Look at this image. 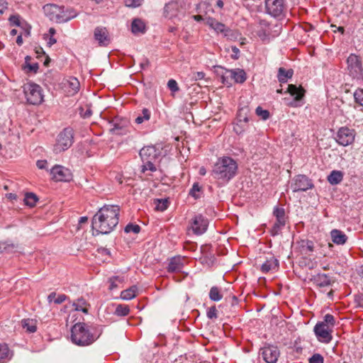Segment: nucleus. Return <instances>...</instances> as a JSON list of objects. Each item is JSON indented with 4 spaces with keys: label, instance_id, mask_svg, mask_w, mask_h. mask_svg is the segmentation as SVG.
Wrapping results in <instances>:
<instances>
[{
    "label": "nucleus",
    "instance_id": "1",
    "mask_svg": "<svg viewBox=\"0 0 363 363\" xmlns=\"http://www.w3.org/2000/svg\"><path fill=\"white\" fill-rule=\"evenodd\" d=\"M120 208L117 205H104L92 218V228L101 234L110 233L119 221Z\"/></svg>",
    "mask_w": 363,
    "mask_h": 363
},
{
    "label": "nucleus",
    "instance_id": "2",
    "mask_svg": "<svg viewBox=\"0 0 363 363\" xmlns=\"http://www.w3.org/2000/svg\"><path fill=\"white\" fill-rule=\"evenodd\" d=\"M238 166L230 157H222L218 159L212 169V176L218 180L228 182L237 174Z\"/></svg>",
    "mask_w": 363,
    "mask_h": 363
},
{
    "label": "nucleus",
    "instance_id": "3",
    "mask_svg": "<svg viewBox=\"0 0 363 363\" xmlns=\"http://www.w3.org/2000/svg\"><path fill=\"white\" fill-rule=\"evenodd\" d=\"M43 9L45 15L57 23L67 22L77 16L73 9L64 6L50 4L45 5Z\"/></svg>",
    "mask_w": 363,
    "mask_h": 363
},
{
    "label": "nucleus",
    "instance_id": "4",
    "mask_svg": "<svg viewBox=\"0 0 363 363\" xmlns=\"http://www.w3.org/2000/svg\"><path fill=\"white\" fill-rule=\"evenodd\" d=\"M71 340L75 345L86 346L92 344L96 338L90 332L89 327L85 323H78L72 328Z\"/></svg>",
    "mask_w": 363,
    "mask_h": 363
},
{
    "label": "nucleus",
    "instance_id": "5",
    "mask_svg": "<svg viewBox=\"0 0 363 363\" xmlns=\"http://www.w3.org/2000/svg\"><path fill=\"white\" fill-rule=\"evenodd\" d=\"M218 74L220 76L223 84L230 86L232 81L235 83L242 84L247 77L245 72L242 69H227L223 67H218Z\"/></svg>",
    "mask_w": 363,
    "mask_h": 363
},
{
    "label": "nucleus",
    "instance_id": "6",
    "mask_svg": "<svg viewBox=\"0 0 363 363\" xmlns=\"http://www.w3.org/2000/svg\"><path fill=\"white\" fill-rule=\"evenodd\" d=\"M73 143V130L69 128H65L57 138L56 143L53 147L55 154L67 150Z\"/></svg>",
    "mask_w": 363,
    "mask_h": 363
},
{
    "label": "nucleus",
    "instance_id": "7",
    "mask_svg": "<svg viewBox=\"0 0 363 363\" xmlns=\"http://www.w3.org/2000/svg\"><path fill=\"white\" fill-rule=\"evenodd\" d=\"M23 91L30 104L39 105L43 101V91L38 84L28 83L23 86Z\"/></svg>",
    "mask_w": 363,
    "mask_h": 363
},
{
    "label": "nucleus",
    "instance_id": "8",
    "mask_svg": "<svg viewBox=\"0 0 363 363\" xmlns=\"http://www.w3.org/2000/svg\"><path fill=\"white\" fill-rule=\"evenodd\" d=\"M347 63L349 74L354 79H362L363 67L359 57L354 54H350L347 59Z\"/></svg>",
    "mask_w": 363,
    "mask_h": 363
},
{
    "label": "nucleus",
    "instance_id": "9",
    "mask_svg": "<svg viewBox=\"0 0 363 363\" xmlns=\"http://www.w3.org/2000/svg\"><path fill=\"white\" fill-rule=\"evenodd\" d=\"M355 130L347 127H341L335 135L336 142L342 146H348L353 143L355 138Z\"/></svg>",
    "mask_w": 363,
    "mask_h": 363
},
{
    "label": "nucleus",
    "instance_id": "10",
    "mask_svg": "<svg viewBox=\"0 0 363 363\" xmlns=\"http://www.w3.org/2000/svg\"><path fill=\"white\" fill-rule=\"evenodd\" d=\"M314 186L312 180L303 174L295 176L291 184V188L294 192L306 191Z\"/></svg>",
    "mask_w": 363,
    "mask_h": 363
},
{
    "label": "nucleus",
    "instance_id": "11",
    "mask_svg": "<svg viewBox=\"0 0 363 363\" xmlns=\"http://www.w3.org/2000/svg\"><path fill=\"white\" fill-rule=\"evenodd\" d=\"M313 332L318 340L320 342L327 344L333 339V329L323 323H317L314 326Z\"/></svg>",
    "mask_w": 363,
    "mask_h": 363
},
{
    "label": "nucleus",
    "instance_id": "12",
    "mask_svg": "<svg viewBox=\"0 0 363 363\" xmlns=\"http://www.w3.org/2000/svg\"><path fill=\"white\" fill-rule=\"evenodd\" d=\"M208 225V220L201 214L196 215L191 222V228L194 234L200 235L203 234Z\"/></svg>",
    "mask_w": 363,
    "mask_h": 363
},
{
    "label": "nucleus",
    "instance_id": "13",
    "mask_svg": "<svg viewBox=\"0 0 363 363\" xmlns=\"http://www.w3.org/2000/svg\"><path fill=\"white\" fill-rule=\"evenodd\" d=\"M267 12L274 17H277L283 13L284 10V0H265Z\"/></svg>",
    "mask_w": 363,
    "mask_h": 363
},
{
    "label": "nucleus",
    "instance_id": "14",
    "mask_svg": "<svg viewBox=\"0 0 363 363\" xmlns=\"http://www.w3.org/2000/svg\"><path fill=\"white\" fill-rule=\"evenodd\" d=\"M183 9L182 4L178 0L172 1L165 4L164 7V16L172 19L177 18Z\"/></svg>",
    "mask_w": 363,
    "mask_h": 363
},
{
    "label": "nucleus",
    "instance_id": "15",
    "mask_svg": "<svg viewBox=\"0 0 363 363\" xmlns=\"http://www.w3.org/2000/svg\"><path fill=\"white\" fill-rule=\"evenodd\" d=\"M161 155V150L155 146L150 145L140 150V156L143 161H157Z\"/></svg>",
    "mask_w": 363,
    "mask_h": 363
},
{
    "label": "nucleus",
    "instance_id": "16",
    "mask_svg": "<svg viewBox=\"0 0 363 363\" xmlns=\"http://www.w3.org/2000/svg\"><path fill=\"white\" fill-rule=\"evenodd\" d=\"M50 174L52 179L58 182H67L72 179L70 171L61 165L54 166L50 170Z\"/></svg>",
    "mask_w": 363,
    "mask_h": 363
},
{
    "label": "nucleus",
    "instance_id": "17",
    "mask_svg": "<svg viewBox=\"0 0 363 363\" xmlns=\"http://www.w3.org/2000/svg\"><path fill=\"white\" fill-rule=\"evenodd\" d=\"M262 355L267 363H277L279 357V350L277 346L268 345L262 350Z\"/></svg>",
    "mask_w": 363,
    "mask_h": 363
},
{
    "label": "nucleus",
    "instance_id": "18",
    "mask_svg": "<svg viewBox=\"0 0 363 363\" xmlns=\"http://www.w3.org/2000/svg\"><path fill=\"white\" fill-rule=\"evenodd\" d=\"M94 39L101 46H107L111 43V37L106 28L98 26L94 31Z\"/></svg>",
    "mask_w": 363,
    "mask_h": 363
},
{
    "label": "nucleus",
    "instance_id": "19",
    "mask_svg": "<svg viewBox=\"0 0 363 363\" xmlns=\"http://www.w3.org/2000/svg\"><path fill=\"white\" fill-rule=\"evenodd\" d=\"M65 91L69 96H74L76 94L80 88V83L76 77H69L63 82Z\"/></svg>",
    "mask_w": 363,
    "mask_h": 363
},
{
    "label": "nucleus",
    "instance_id": "20",
    "mask_svg": "<svg viewBox=\"0 0 363 363\" xmlns=\"http://www.w3.org/2000/svg\"><path fill=\"white\" fill-rule=\"evenodd\" d=\"M184 266V257L176 256L169 259L167 269L169 273H178L182 271Z\"/></svg>",
    "mask_w": 363,
    "mask_h": 363
},
{
    "label": "nucleus",
    "instance_id": "21",
    "mask_svg": "<svg viewBox=\"0 0 363 363\" xmlns=\"http://www.w3.org/2000/svg\"><path fill=\"white\" fill-rule=\"evenodd\" d=\"M311 281L318 287L328 286L334 283V280L331 277L323 273H318L314 275L311 279Z\"/></svg>",
    "mask_w": 363,
    "mask_h": 363
},
{
    "label": "nucleus",
    "instance_id": "22",
    "mask_svg": "<svg viewBox=\"0 0 363 363\" xmlns=\"http://www.w3.org/2000/svg\"><path fill=\"white\" fill-rule=\"evenodd\" d=\"M206 23L218 33H222L224 36H227L230 30L225 26V24L217 21L213 18H208Z\"/></svg>",
    "mask_w": 363,
    "mask_h": 363
},
{
    "label": "nucleus",
    "instance_id": "23",
    "mask_svg": "<svg viewBox=\"0 0 363 363\" xmlns=\"http://www.w3.org/2000/svg\"><path fill=\"white\" fill-rule=\"evenodd\" d=\"M332 241L337 245H343L347 241V236L340 230L333 229L330 231Z\"/></svg>",
    "mask_w": 363,
    "mask_h": 363
},
{
    "label": "nucleus",
    "instance_id": "24",
    "mask_svg": "<svg viewBox=\"0 0 363 363\" xmlns=\"http://www.w3.org/2000/svg\"><path fill=\"white\" fill-rule=\"evenodd\" d=\"M286 92L289 93L294 96L296 101H299L303 97L305 90L301 86H296L294 84H289Z\"/></svg>",
    "mask_w": 363,
    "mask_h": 363
},
{
    "label": "nucleus",
    "instance_id": "25",
    "mask_svg": "<svg viewBox=\"0 0 363 363\" xmlns=\"http://www.w3.org/2000/svg\"><path fill=\"white\" fill-rule=\"evenodd\" d=\"M13 357V352L5 343H0V363L9 361Z\"/></svg>",
    "mask_w": 363,
    "mask_h": 363
},
{
    "label": "nucleus",
    "instance_id": "26",
    "mask_svg": "<svg viewBox=\"0 0 363 363\" xmlns=\"http://www.w3.org/2000/svg\"><path fill=\"white\" fill-rule=\"evenodd\" d=\"M72 306L74 307V311H82L84 313L87 314L89 312L88 307L89 304L84 298H79L76 301H73Z\"/></svg>",
    "mask_w": 363,
    "mask_h": 363
},
{
    "label": "nucleus",
    "instance_id": "27",
    "mask_svg": "<svg viewBox=\"0 0 363 363\" xmlns=\"http://www.w3.org/2000/svg\"><path fill=\"white\" fill-rule=\"evenodd\" d=\"M278 267V260L274 257L270 256L267 260L262 264L261 270L262 272L267 273L272 269H274Z\"/></svg>",
    "mask_w": 363,
    "mask_h": 363
},
{
    "label": "nucleus",
    "instance_id": "28",
    "mask_svg": "<svg viewBox=\"0 0 363 363\" xmlns=\"http://www.w3.org/2000/svg\"><path fill=\"white\" fill-rule=\"evenodd\" d=\"M138 291V286L136 285H133L130 288L121 291V298L125 301L131 300L137 296Z\"/></svg>",
    "mask_w": 363,
    "mask_h": 363
},
{
    "label": "nucleus",
    "instance_id": "29",
    "mask_svg": "<svg viewBox=\"0 0 363 363\" xmlns=\"http://www.w3.org/2000/svg\"><path fill=\"white\" fill-rule=\"evenodd\" d=\"M18 245L11 240L0 241V254L6 252L11 253L16 250Z\"/></svg>",
    "mask_w": 363,
    "mask_h": 363
},
{
    "label": "nucleus",
    "instance_id": "30",
    "mask_svg": "<svg viewBox=\"0 0 363 363\" xmlns=\"http://www.w3.org/2000/svg\"><path fill=\"white\" fill-rule=\"evenodd\" d=\"M131 30L134 34H140L145 32V24L140 18H135L131 24Z\"/></svg>",
    "mask_w": 363,
    "mask_h": 363
},
{
    "label": "nucleus",
    "instance_id": "31",
    "mask_svg": "<svg viewBox=\"0 0 363 363\" xmlns=\"http://www.w3.org/2000/svg\"><path fill=\"white\" fill-rule=\"evenodd\" d=\"M21 326L29 333H33L37 330L36 321L33 319H23L21 320Z\"/></svg>",
    "mask_w": 363,
    "mask_h": 363
},
{
    "label": "nucleus",
    "instance_id": "32",
    "mask_svg": "<svg viewBox=\"0 0 363 363\" xmlns=\"http://www.w3.org/2000/svg\"><path fill=\"white\" fill-rule=\"evenodd\" d=\"M343 179V174L338 170H333L328 177V182L332 185L340 184Z\"/></svg>",
    "mask_w": 363,
    "mask_h": 363
},
{
    "label": "nucleus",
    "instance_id": "33",
    "mask_svg": "<svg viewBox=\"0 0 363 363\" xmlns=\"http://www.w3.org/2000/svg\"><path fill=\"white\" fill-rule=\"evenodd\" d=\"M292 69H285L284 67H280L278 70L277 78L279 82L285 83L288 79H290L293 75Z\"/></svg>",
    "mask_w": 363,
    "mask_h": 363
},
{
    "label": "nucleus",
    "instance_id": "34",
    "mask_svg": "<svg viewBox=\"0 0 363 363\" xmlns=\"http://www.w3.org/2000/svg\"><path fill=\"white\" fill-rule=\"evenodd\" d=\"M223 294L218 286H212L209 291V298L213 301H219L223 298Z\"/></svg>",
    "mask_w": 363,
    "mask_h": 363
},
{
    "label": "nucleus",
    "instance_id": "35",
    "mask_svg": "<svg viewBox=\"0 0 363 363\" xmlns=\"http://www.w3.org/2000/svg\"><path fill=\"white\" fill-rule=\"evenodd\" d=\"M38 201V196L33 193H26L24 198L25 204L29 207L35 206Z\"/></svg>",
    "mask_w": 363,
    "mask_h": 363
},
{
    "label": "nucleus",
    "instance_id": "36",
    "mask_svg": "<svg viewBox=\"0 0 363 363\" xmlns=\"http://www.w3.org/2000/svg\"><path fill=\"white\" fill-rule=\"evenodd\" d=\"M150 111L147 108H143L142 113L136 117L135 122L138 124H141L145 121H147L150 118Z\"/></svg>",
    "mask_w": 363,
    "mask_h": 363
},
{
    "label": "nucleus",
    "instance_id": "37",
    "mask_svg": "<svg viewBox=\"0 0 363 363\" xmlns=\"http://www.w3.org/2000/svg\"><path fill=\"white\" fill-rule=\"evenodd\" d=\"M130 313L129 306L123 304H118L116 306L114 314L118 316H126Z\"/></svg>",
    "mask_w": 363,
    "mask_h": 363
},
{
    "label": "nucleus",
    "instance_id": "38",
    "mask_svg": "<svg viewBox=\"0 0 363 363\" xmlns=\"http://www.w3.org/2000/svg\"><path fill=\"white\" fill-rule=\"evenodd\" d=\"M286 221H280L276 220V222L274 223L272 228L270 230V233L272 236H276L279 234L280 231L283 228V227L285 225Z\"/></svg>",
    "mask_w": 363,
    "mask_h": 363
},
{
    "label": "nucleus",
    "instance_id": "39",
    "mask_svg": "<svg viewBox=\"0 0 363 363\" xmlns=\"http://www.w3.org/2000/svg\"><path fill=\"white\" fill-rule=\"evenodd\" d=\"M273 214L276 217V220L286 221L285 220V210L283 208L276 206L274 208Z\"/></svg>",
    "mask_w": 363,
    "mask_h": 363
},
{
    "label": "nucleus",
    "instance_id": "40",
    "mask_svg": "<svg viewBox=\"0 0 363 363\" xmlns=\"http://www.w3.org/2000/svg\"><path fill=\"white\" fill-rule=\"evenodd\" d=\"M123 281V279L122 277H120L118 276H115L109 278L108 282L110 284L109 285V289L113 290L115 289H117L118 287V284H121Z\"/></svg>",
    "mask_w": 363,
    "mask_h": 363
},
{
    "label": "nucleus",
    "instance_id": "41",
    "mask_svg": "<svg viewBox=\"0 0 363 363\" xmlns=\"http://www.w3.org/2000/svg\"><path fill=\"white\" fill-rule=\"evenodd\" d=\"M318 323L326 325L327 326L333 329V327L335 326V320L333 315L328 313L324 316L323 320Z\"/></svg>",
    "mask_w": 363,
    "mask_h": 363
},
{
    "label": "nucleus",
    "instance_id": "42",
    "mask_svg": "<svg viewBox=\"0 0 363 363\" xmlns=\"http://www.w3.org/2000/svg\"><path fill=\"white\" fill-rule=\"evenodd\" d=\"M156 161H143V164L142 166V172L145 173L147 170H150L151 172H155L157 168L155 165V162Z\"/></svg>",
    "mask_w": 363,
    "mask_h": 363
},
{
    "label": "nucleus",
    "instance_id": "43",
    "mask_svg": "<svg viewBox=\"0 0 363 363\" xmlns=\"http://www.w3.org/2000/svg\"><path fill=\"white\" fill-rule=\"evenodd\" d=\"M168 203L167 199H157L156 201L155 209L157 211H164L167 208Z\"/></svg>",
    "mask_w": 363,
    "mask_h": 363
},
{
    "label": "nucleus",
    "instance_id": "44",
    "mask_svg": "<svg viewBox=\"0 0 363 363\" xmlns=\"http://www.w3.org/2000/svg\"><path fill=\"white\" fill-rule=\"evenodd\" d=\"M247 111H248L247 108H242L239 110L238 114V122H240V123H242V122L247 123L248 122L249 119H248L247 116H246Z\"/></svg>",
    "mask_w": 363,
    "mask_h": 363
},
{
    "label": "nucleus",
    "instance_id": "45",
    "mask_svg": "<svg viewBox=\"0 0 363 363\" xmlns=\"http://www.w3.org/2000/svg\"><path fill=\"white\" fill-rule=\"evenodd\" d=\"M354 101L363 106V89H357L354 93Z\"/></svg>",
    "mask_w": 363,
    "mask_h": 363
},
{
    "label": "nucleus",
    "instance_id": "46",
    "mask_svg": "<svg viewBox=\"0 0 363 363\" xmlns=\"http://www.w3.org/2000/svg\"><path fill=\"white\" fill-rule=\"evenodd\" d=\"M201 191V187L198 183H194L189 191V195L197 199L200 197L199 193Z\"/></svg>",
    "mask_w": 363,
    "mask_h": 363
},
{
    "label": "nucleus",
    "instance_id": "47",
    "mask_svg": "<svg viewBox=\"0 0 363 363\" xmlns=\"http://www.w3.org/2000/svg\"><path fill=\"white\" fill-rule=\"evenodd\" d=\"M301 247L303 248V250L305 251L306 253L311 252L314 250V245L313 241L311 240L303 241Z\"/></svg>",
    "mask_w": 363,
    "mask_h": 363
},
{
    "label": "nucleus",
    "instance_id": "48",
    "mask_svg": "<svg viewBox=\"0 0 363 363\" xmlns=\"http://www.w3.org/2000/svg\"><path fill=\"white\" fill-rule=\"evenodd\" d=\"M140 227L137 224L129 223L125 228V232L127 233H133L137 234L140 232Z\"/></svg>",
    "mask_w": 363,
    "mask_h": 363
},
{
    "label": "nucleus",
    "instance_id": "49",
    "mask_svg": "<svg viewBox=\"0 0 363 363\" xmlns=\"http://www.w3.org/2000/svg\"><path fill=\"white\" fill-rule=\"evenodd\" d=\"M256 114L263 120H267L269 117V112L258 106L255 110Z\"/></svg>",
    "mask_w": 363,
    "mask_h": 363
},
{
    "label": "nucleus",
    "instance_id": "50",
    "mask_svg": "<svg viewBox=\"0 0 363 363\" xmlns=\"http://www.w3.org/2000/svg\"><path fill=\"white\" fill-rule=\"evenodd\" d=\"M309 363H323V357L318 353L313 354L308 359Z\"/></svg>",
    "mask_w": 363,
    "mask_h": 363
},
{
    "label": "nucleus",
    "instance_id": "51",
    "mask_svg": "<svg viewBox=\"0 0 363 363\" xmlns=\"http://www.w3.org/2000/svg\"><path fill=\"white\" fill-rule=\"evenodd\" d=\"M217 309L215 306L210 307L206 313V315L209 319H216L218 318Z\"/></svg>",
    "mask_w": 363,
    "mask_h": 363
},
{
    "label": "nucleus",
    "instance_id": "52",
    "mask_svg": "<svg viewBox=\"0 0 363 363\" xmlns=\"http://www.w3.org/2000/svg\"><path fill=\"white\" fill-rule=\"evenodd\" d=\"M167 87L172 92H177L179 90V86L176 80L169 79L167 82Z\"/></svg>",
    "mask_w": 363,
    "mask_h": 363
},
{
    "label": "nucleus",
    "instance_id": "53",
    "mask_svg": "<svg viewBox=\"0 0 363 363\" xmlns=\"http://www.w3.org/2000/svg\"><path fill=\"white\" fill-rule=\"evenodd\" d=\"M143 0H125V4L127 7L136 8L141 5Z\"/></svg>",
    "mask_w": 363,
    "mask_h": 363
},
{
    "label": "nucleus",
    "instance_id": "54",
    "mask_svg": "<svg viewBox=\"0 0 363 363\" xmlns=\"http://www.w3.org/2000/svg\"><path fill=\"white\" fill-rule=\"evenodd\" d=\"M9 20L11 25H12V26H19L21 24L20 18H19V16H18V15L11 16L9 17Z\"/></svg>",
    "mask_w": 363,
    "mask_h": 363
},
{
    "label": "nucleus",
    "instance_id": "55",
    "mask_svg": "<svg viewBox=\"0 0 363 363\" xmlns=\"http://www.w3.org/2000/svg\"><path fill=\"white\" fill-rule=\"evenodd\" d=\"M204 77L205 73L203 72H196L192 74V79L195 81L203 79Z\"/></svg>",
    "mask_w": 363,
    "mask_h": 363
},
{
    "label": "nucleus",
    "instance_id": "56",
    "mask_svg": "<svg viewBox=\"0 0 363 363\" xmlns=\"http://www.w3.org/2000/svg\"><path fill=\"white\" fill-rule=\"evenodd\" d=\"M67 296L65 294H59L57 296H56V298L54 300V303L56 304H60L63 303L67 299Z\"/></svg>",
    "mask_w": 363,
    "mask_h": 363
},
{
    "label": "nucleus",
    "instance_id": "57",
    "mask_svg": "<svg viewBox=\"0 0 363 363\" xmlns=\"http://www.w3.org/2000/svg\"><path fill=\"white\" fill-rule=\"evenodd\" d=\"M150 65V61L147 57H143V60L140 62V67L142 69L147 68Z\"/></svg>",
    "mask_w": 363,
    "mask_h": 363
},
{
    "label": "nucleus",
    "instance_id": "58",
    "mask_svg": "<svg viewBox=\"0 0 363 363\" xmlns=\"http://www.w3.org/2000/svg\"><path fill=\"white\" fill-rule=\"evenodd\" d=\"M7 5L8 4L6 0H0V16L2 15L7 9Z\"/></svg>",
    "mask_w": 363,
    "mask_h": 363
},
{
    "label": "nucleus",
    "instance_id": "59",
    "mask_svg": "<svg viewBox=\"0 0 363 363\" xmlns=\"http://www.w3.org/2000/svg\"><path fill=\"white\" fill-rule=\"evenodd\" d=\"M26 67L29 69V71L36 72L39 68V66H38V63H33L31 65H30V64L27 65Z\"/></svg>",
    "mask_w": 363,
    "mask_h": 363
},
{
    "label": "nucleus",
    "instance_id": "60",
    "mask_svg": "<svg viewBox=\"0 0 363 363\" xmlns=\"http://www.w3.org/2000/svg\"><path fill=\"white\" fill-rule=\"evenodd\" d=\"M36 165L40 169H45L46 166H47V161L46 160H38L36 162Z\"/></svg>",
    "mask_w": 363,
    "mask_h": 363
},
{
    "label": "nucleus",
    "instance_id": "61",
    "mask_svg": "<svg viewBox=\"0 0 363 363\" xmlns=\"http://www.w3.org/2000/svg\"><path fill=\"white\" fill-rule=\"evenodd\" d=\"M233 57L234 59H238L240 53V50L236 46H232Z\"/></svg>",
    "mask_w": 363,
    "mask_h": 363
},
{
    "label": "nucleus",
    "instance_id": "62",
    "mask_svg": "<svg viewBox=\"0 0 363 363\" xmlns=\"http://www.w3.org/2000/svg\"><path fill=\"white\" fill-rule=\"evenodd\" d=\"M56 293L52 292L48 296V301L49 303L54 302V300L56 298Z\"/></svg>",
    "mask_w": 363,
    "mask_h": 363
},
{
    "label": "nucleus",
    "instance_id": "63",
    "mask_svg": "<svg viewBox=\"0 0 363 363\" xmlns=\"http://www.w3.org/2000/svg\"><path fill=\"white\" fill-rule=\"evenodd\" d=\"M356 301H358L359 304L363 306V294L359 295L357 298Z\"/></svg>",
    "mask_w": 363,
    "mask_h": 363
},
{
    "label": "nucleus",
    "instance_id": "64",
    "mask_svg": "<svg viewBox=\"0 0 363 363\" xmlns=\"http://www.w3.org/2000/svg\"><path fill=\"white\" fill-rule=\"evenodd\" d=\"M56 42H57V40H56L55 38H53V36H51V37L50 38V39H49V40H48V43L50 45H53V44L56 43Z\"/></svg>",
    "mask_w": 363,
    "mask_h": 363
}]
</instances>
